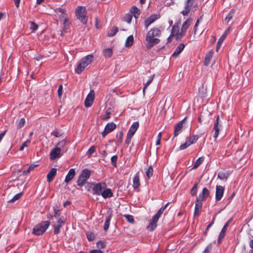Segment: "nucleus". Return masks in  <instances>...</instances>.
<instances>
[{
    "instance_id": "f257e3e1",
    "label": "nucleus",
    "mask_w": 253,
    "mask_h": 253,
    "mask_svg": "<svg viewBox=\"0 0 253 253\" xmlns=\"http://www.w3.org/2000/svg\"><path fill=\"white\" fill-rule=\"evenodd\" d=\"M161 35V31L158 28L151 29L147 34L146 37V41L147 42V48H151L155 45L159 43L160 40L159 37Z\"/></svg>"
},
{
    "instance_id": "f03ea898",
    "label": "nucleus",
    "mask_w": 253,
    "mask_h": 253,
    "mask_svg": "<svg viewBox=\"0 0 253 253\" xmlns=\"http://www.w3.org/2000/svg\"><path fill=\"white\" fill-rule=\"evenodd\" d=\"M93 59V56L92 55H88L82 58L75 69L76 73L81 74L85 68L91 63Z\"/></svg>"
},
{
    "instance_id": "7ed1b4c3",
    "label": "nucleus",
    "mask_w": 253,
    "mask_h": 253,
    "mask_svg": "<svg viewBox=\"0 0 253 253\" xmlns=\"http://www.w3.org/2000/svg\"><path fill=\"white\" fill-rule=\"evenodd\" d=\"M169 205V203H167L164 206L161 207L156 214L153 217L152 221L149 223L147 227L149 231H153L157 227V221L160 217L161 214L164 212V210Z\"/></svg>"
},
{
    "instance_id": "20e7f679",
    "label": "nucleus",
    "mask_w": 253,
    "mask_h": 253,
    "mask_svg": "<svg viewBox=\"0 0 253 253\" xmlns=\"http://www.w3.org/2000/svg\"><path fill=\"white\" fill-rule=\"evenodd\" d=\"M49 225V221H42L35 226L33 230V233L38 236L41 235L46 231Z\"/></svg>"
},
{
    "instance_id": "39448f33",
    "label": "nucleus",
    "mask_w": 253,
    "mask_h": 253,
    "mask_svg": "<svg viewBox=\"0 0 253 253\" xmlns=\"http://www.w3.org/2000/svg\"><path fill=\"white\" fill-rule=\"evenodd\" d=\"M91 170L88 169H83L77 180V184L79 186H83L84 185L87 180L90 177L91 174Z\"/></svg>"
},
{
    "instance_id": "423d86ee",
    "label": "nucleus",
    "mask_w": 253,
    "mask_h": 253,
    "mask_svg": "<svg viewBox=\"0 0 253 253\" xmlns=\"http://www.w3.org/2000/svg\"><path fill=\"white\" fill-rule=\"evenodd\" d=\"M92 188L93 194L97 195H100L104 189H105L107 185L105 182H100L94 184Z\"/></svg>"
},
{
    "instance_id": "0eeeda50",
    "label": "nucleus",
    "mask_w": 253,
    "mask_h": 253,
    "mask_svg": "<svg viewBox=\"0 0 253 253\" xmlns=\"http://www.w3.org/2000/svg\"><path fill=\"white\" fill-rule=\"evenodd\" d=\"M191 19L189 18L183 23L181 29V31L179 32V34H178L177 36L178 39H182V37L185 35L187 29L191 24Z\"/></svg>"
},
{
    "instance_id": "6e6552de",
    "label": "nucleus",
    "mask_w": 253,
    "mask_h": 253,
    "mask_svg": "<svg viewBox=\"0 0 253 253\" xmlns=\"http://www.w3.org/2000/svg\"><path fill=\"white\" fill-rule=\"evenodd\" d=\"M94 95L95 93L94 91L91 90L87 94L84 101V106L85 107L88 108L92 105L94 99Z\"/></svg>"
},
{
    "instance_id": "1a4fd4ad",
    "label": "nucleus",
    "mask_w": 253,
    "mask_h": 253,
    "mask_svg": "<svg viewBox=\"0 0 253 253\" xmlns=\"http://www.w3.org/2000/svg\"><path fill=\"white\" fill-rule=\"evenodd\" d=\"M116 127V125L114 123H108L104 128V131L102 132L103 137H105L108 133L113 131Z\"/></svg>"
},
{
    "instance_id": "9d476101",
    "label": "nucleus",
    "mask_w": 253,
    "mask_h": 253,
    "mask_svg": "<svg viewBox=\"0 0 253 253\" xmlns=\"http://www.w3.org/2000/svg\"><path fill=\"white\" fill-rule=\"evenodd\" d=\"M61 22L62 23L63 25L62 30L61 31V36H63L65 33L67 32V30L68 29L70 22L68 19L66 17H61L60 19Z\"/></svg>"
},
{
    "instance_id": "9b49d317",
    "label": "nucleus",
    "mask_w": 253,
    "mask_h": 253,
    "mask_svg": "<svg viewBox=\"0 0 253 253\" xmlns=\"http://www.w3.org/2000/svg\"><path fill=\"white\" fill-rule=\"evenodd\" d=\"M220 126H221V122L219 120V116H217L216 117V121L214 123V126H213V129L214 131L213 137L215 139H216L217 137V136L219 134V129H220Z\"/></svg>"
},
{
    "instance_id": "f8f14e48",
    "label": "nucleus",
    "mask_w": 253,
    "mask_h": 253,
    "mask_svg": "<svg viewBox=\"0 0 253 253\" xmlns=\"http://www.w3.org/2000/svg\"><path fill=\"white\" fill-rule=\"evenodd\" d=\"M61 149L57 147H54L50 152V159L51 160H54L57 158L60 157L61 156Z\"/></svg>"
},
{
    "instance_id": "ddd939ff",
    "label": "nucleus",
    "mask_w": 253,
    "mask_h": 253,
    "mask_svg": "<svg viewBox=\"0 0 253 253\" xmlns=\"http://www.w3.org/2000/svg\"><path fill=\"white\" fill-rule=\"evenodd\" d=\"M224 190V188L223 186L220 185L216 186L215 191L216 201H219L221 199L223 195Z\"/></svg>"
},
{
    "instance_id": "4468645a",
    "label": "nucleus",
    "mask_w": 253,
    "mask_h": 253,
    "mask_svg": "<svg viewBox=\"0 0 253 253\" xmlns=\"http://www.w3.org/2000/svg\"><path fill=\"white\" fill-rule=\"evenodd\" d=\"M209 190L207 188H204L202 193L200 194L198 197H197V200L201 202L205 201L206 199L209 196Z\"/></svg>"
},
{
    "instance_id": "2eb2a0df",
    "label": "nucleus",
    "mask_w": 253,
    "mask_h": 253,
    "mask_svg": "<svg viewBox=\"0 0 253 253\" xmlns=\"http://www.w3.org/2000/svg\"><path fill=\"white\" fill-rule=\"evenodd\" d=\"M185 118L182 120V121L178 122L174 126V137L177 136L179 134H180L181 132L182 127H183V124L184 121H185Z\"/></svg>"
},
{
    "instance_id": "dca6fc26",
    "label": "nucleus",
    "mask_w": 253,
    "mask_h": 253,
    "mask_svg": "<svg viewBox=\"0 0 253 253\" xmlns=\"http://www.w3.org/2000/svg\"><path fill=\"white\" fill-rule=\"evenodd\" d=\"M230 30V28L228 27L222 34V35L219 39L218 42L216 44V50H218V49L220 48L221 43L223 42V41L225 39L227 35L229 34V31Z\"/></svg>"
},
{
    "instance_id": "f3484780",
    "label": "nucleus",
    "mask_w": 253,
    "mask_h": 253,
    "mask_svg": "<svg viewBox=\"0 0 253 253\" xmlns=\"http://www.w3.org/2000/svg\"><path fill=\"white\" fill-rule=\"evenodd\" d=\"M202 207V202L196 199L195 202V207L194 210V216H199L200 215Z\"/></svg>"
},
{
    "instance_id": "a211bd4d",
    "label": "nucleus",
    "mask_w": 253,
    "mask_h": 253,
    "mask_svg": "<svg viewBox=\"0 0 253 253\" xmlns=\"http://www.w3.org/2000/svg\"><path fill=\"white\" fill-rule=\"evenodd\" d=\"M229 221H230V220L228 221L225 224V225L223 227L222 229H221V230L219 234V236H218V243H220V241L224 237L225 235V232H226V229L228 226Z\"/></svg>"
},
{
    "instance_id": "6ab92c4d",
    "label": "nucleus",
    "mask_w": 253,
    "mask_h": 253,
    "mask_svg": "<svg viewBox=\"0 0 253 253\" xmlns=\"http://www.w3.org/2000/svg\"><path fill=\"white\" fill-rule=\"evenodd\" d=\"M64 224V221L61 218H59L56 224L54 225V232L55 234H58L60 232V229Z\"/></svg>"
},
{
    "instance_id": "aec40b11",
    "label": "nucleus",
    "mask_w": 253,
    "mask_h": 253,
    "mask_svg": "<svg viewBox=\"0 0 253 253\" xmlns=\"http://www.w3.org/2000/svg\"><path fill=\"white\" fill-rule=\"evenodd\" d=\"M139 127V123L138 122H135L133 123L132 125L130 126L129 130L127 132V134L131 135V136H133L137 129H138Z\"/></svg>"
},
{
    "instance_id": "412c9836",
    "label": "nucleus",
    "mask_w": 253,
    "mask_h": 253,
    "mask_svg": "<svg viewBox=\"0 0 253 253\" xmlns=\"http://www.w3.org/2000/svg\"><path fill=\"white\" fill-rule=\"evenodd\" d=\"M185 47V44L183 43H180L176 47L175 50L172 54V56L173 57H177L179 56L180 53L183 51Z\"/></svg>"
},
{
    "instance_id": "4be33fe9",
    "label": "nucleus",
    "mask_w": 253,
    "mask_h": 253,
    "mask_svg": "<svg viewBox=\"0 0 253 253\" xmlns=\"http://www.w3.org/2000/svg\"><path fill=\"white\" fill-rule=\"evenodd\" d=\"M57 172V169L52 168L47 175V181L48 182L52 181L55 177Z\"/></svg>"
},
{
    "instance_id": "5701e85b",
    "label": "nucleus",
    "mask_w": 253,
    "mask_h": 253,
    "mask_svg": "<svg viewBox=\"0 0 253 253\" xmlns=\"http://www.w3.org/2000/svg\"><path fill=\"white\" fill-rule=\"evenodd\" d=\"M76 16H85L86 14V8L84 6H79L76 9Z\"/></svg>"
},
{
    "instance_id": "b1692460",
    "label": "nucleus",
    "mask_w": 253,
    "mask_h": 253,
    "mask_svg": "<svg viewBox=\"0 0 253 253\" xmlns=\"http://www.w3.org/2000/svg\"><path fill=\"white\" fill-rule=\"evenodd\" d=\"M75 175V170L74 169H71L67 175H66L65 182L66 183H68L70 181H71L74 177Z\"/></svg>"
},
{
    "instance_id": "393cba45",
    "label": "nucleus",
    "mask_w": 253,
    "mask_h": 253,
    "mask_svg": "<svg viewBox=\"0 0 253 253\" xmlns=\"http://www.w3.org/2000/svg\"><path fill=\"white\" fill-rule=\"evenodd\" d=\"M140 185L139 173L137 172L133 179V187L134 189L138 188Z\"/></svg>"
},
{
    "instance_id": "a878e982",
    "label": "nucleus",
    "mask_w": 253,
    "mask_h": 253,
    "mask_svg": "<svg viewBox=\"0 0 253 253\" xmlns=\"http://www.w3.org/2000/svg\"><path fill=\"white\" fill-rule=\"evenodd\" d=\"M192 0H187V4H186L185 7V9L182 10V13L184 16L188 14L190 11V7L192 3Z\"/></svg>"
},
{
    "instance_id": "bb28decb",
    "label": "nucleus",
    "mask_w": 253,
    "mask_h": 253,
    "mask_svg": "<svg viewBox=\"0 0 253 253\" xmlns=\"http://www.w3.org/2000/svg\"><path fill=\"white\" fill-rule=\"evenodd\" d=\"M157 19V17H149L145 21V27L147 29L148 27Z\"/></svg>"
},
{
    "instance_id": "cd10ccee",
    "label": "nucleus",
    "mask_w": 253,
    "mask_h": 253,
    "mask_svg": "<svg viewBox=\"0 0 253 253\" xmlns=\"http://www.w3.org/2000/svg\"><path fill=\"white\" fill-rule=\"evenodd\" d=\"M179 28L178 26L177 25H174L172 28L171 34V36H175L176 40H180L181 39H178L177 36L178 34H179V32H178L179 31Z\"/></svg>"
},
{
    "instance_id": "c85d7f7f",
    "label": "nucleus",
    "mask_w": 253,
    "mask_h": 253,
    "mask_svg": "<svg viewBox=\"0 0 253 253\" xmlns=\"http://www.w3.org/2000/svg\"><path fill=\"white\" fill-rule=\"evenodd\" d=\"M55 11L56 14L59 16L67 15L66 10L63 6L56 8L55 9Z\"/></svg>"
},
{
    "instance_id": "c756f323",
    "label": "nucleus",
    "mask_w": 253,
    "mask_h": 253,
    "mask_svg": "<svg viewBox=\"0 0 253 253\" xmlns=\"http://www.w3.org/2000/svg\"><path fill=\"white\" fill-rule=\"evenodd\" d=\"M112 218V213H110L108 214V215L107 216L106 219L105 221L104 225V230L105 231H107V230L109 228L110 222Z\"/></svg>"
},
{
    "instance_id": "7c9ffc66",
    "label": "nucleus",
    "mask_w": 253,
    "mask_h": 253,
    "mask_svg": "<svg viewBox=\"0 0 253 253\" xmlns=\"http://www.w3.org/2000/svg\"><path fill=\"white\" fill-rule=\"evenodd\" d=\"M104 198H110L113 196V193L110 189H107L102 191L101 194Z\"/></svg>"
},
{
    "instance_id": "2f4dec72",
    "label": "nucleus",
    "mask_w": 253,
    "mask_h": 253,
    "mask_svg": "<svg viewBox=\"0 0 253 253\" xmlns=\"http://www.w3.org/2000/svg\"><path fill=\"white\" fill-rule=\"evenodd\" d=\"M118 32V28L116 26H114L108 30L107 35L108 37H113L115 36Z\"/></svg>"
},
{
    "instance_id": "473e14b6",
    "label": "nucleus",
    "mask_w": 253,
    "mask_h": 253,
    "mask_svg": "<svg viewBox=\"0 0 253 253\" xmlns=\"http://www.w3.org/2000/svg\"><path fill=\"white\" fill-rule=\"evenodd\" d=\"M212 56V52L209 51L206 55L205 58L204 65L208 66L210 64L211 57Z\"/></svg>"
},
{
    "instance_id": "72a5a7b5",
    "label": "nucleus",
    "mask_w": 253,
    "mask_h": 253,
    "mask_svg": "<svg viewBox=\"0 0 253 253\" xmlns=\"http://www.w3.org/2000/svg\"><path fill=\"white\" fill-rule=\"evenodd\" d=\"M130 12L134 16H135L136 15H139L140 14H141L140 10L135 5L131 7V8L130 9Z\"/></svg>"
},
{
    "instance_id": "f704fd0d",
    "label": "nucleus",
    "mask_w": 253,
    "mask_h": 253,
    "mask_svg": "<svg viewBox=\"0 0 253 253\" xmlns=\"http://www.w3.org/2000/svg\"><path fill=\"white\" fill-rule=\"evenodd\" d=\"M103 55L106 58H110L112 56L113 54L112 49L111 48H108L103 50Z\"/></svg>"
},
{
    "instance_id": "c9c22d12",
    "label": "nucleus",
    "mask_w": 253,
    "mask_h": 253,
    "mask_svg": "<svg viewBox=\"0 0 253 253\" xmlns=\"http://www.w3.org/2000/svg\"><path fill=\"white\" fill-rule=\"evenodd\" d=\"M133 37L132 35H130L127 37L126 40L125 45L126 47L131 46L133 43Z\"/></svg>"
},
{
    "instance_id": "e433bc0d",
    "label": "nucleus",
    "mask_w": 253,
    "mask_h": 253,
    "mask_svg": "<svg viewBox=\"0 0 253 253\" xmlns=\"http://www.w3.org/2000/svg\"><path fill=\"white\" fill-rule=\"evenodd\" d=\"M204 159V158L203 157L199 158L195 162L193 169L197 168L203 162Z\"/></svg>"
},
{
    "instance_id": "4c0bfd02",
    "label": "nucleus",
    "mask_w": 253,
    "mask_h": 253,
    "mask_svg": "<svg viewBox=\"0 0 253 253\" xmlns=\"http://www.w3.org/2000/svg\"><path fill=\"white\" fill-rule=\"evenodd\" d=\"M66 139H64L61 141L58 142L55 146L58 148L59 149H61V148L64 147L66 145Z\"/></svg>"
},
{
    "instance_id": "58836bf2",
    "label": "nucleus",
    "mask_w": 253,
    "mask_h": 253,
    "mask_svg": "<svg viewBox=\"0 0 253 253\" xmlns=\"http://www.w3.org/2000/svg\"><path fill=\"white\" fill-rule=\"evenodd\" d=\"M198 137L197 135H194L192 137L189 138L188 140V142L190 145L195 143L198 140Z\"/></svg>"
},
{
    "instance_id": "ea45409f",
    "label": "nucleus",
    "mask_w": 253,
    "mask_h": 253,
    "mask_svg": "<svg viewBox=\"0 0 253 253\" xmlns=\"http://www.w3.org/2000/svg\"><path fill=\"white\" fill-rule=\"evenodd\" d=\"M153 169L151 166L149 167L146 171V174L148 179L153 175Z\"/></svg>"
},
{
    "instance_id": "a19ab883",
    "label": "nucleus",
    "mask_w": 253,
    "mask_h": 253,
    "mask_svg": "<svg viewBox=\"0 0 253 253\" xmlns=\"http://www.w3.org/2000/svg\"><path fill=\"white\" fill-rule=\"evenodd\" d=\"M154 76H151L150 79L147 81V82L145 84L143 88V91L144 93L145 90L147 88V87L151 83L153 80Z\"/></svg>"
},
{
    "instance_id": "79ce46f5",
    "label": "nucleus",
    "mask_w": 253,
    "mask_h": 253,
    "mask_svg": "<svg viewBox=\"0 0 253 253\" xmlns=\"http://www.w3.org/2000/svg\"><path fill=\"white\" fill-rule=\"evenodd\" d=\"M22 195V193H19L16 194L11 200H10L8 202H14L15 201L18 200Z\"/></svg>"
},
{
    "instance_id": "37998d69",
    "label": "nucleus",
    "mask_w": 253,
    "mask_h": 253,
    "mask_svg": "<svg viewBox=\"0 0 253 253\" xmlns=\"http://www.w3.org/2000/svg\"><path fill=\"white\" fill-rule=\"evenodd\" d=\"M197 186H198V184L197 183L194 184V185L193 186L192 188L191 189V190L190 191V194L192 196H195L197 193Z\"/></svg>"
},
{
    "instance_id": "c03bdc74",
    "label": "nucleus",
    "mask_w": 253,
    "mask_h": 253,
    "mask_svg": "<svg viewBox=\"0 0 253 253\" xmlns=\"http://www.w3.org/2000/svg\"><path fill=\"white\" fill-rule=\"evenodd\" d=\"M29 23L30 24V29L33 31H36L38 29V26L37 24L32 21H30Z\"/></svg>"
},
{
    "instance_id": "a18cd8bd",
    "label": "nucleus",
    "mask_w": 253,
    "mask_h": 253,
    "mask_svg": "<svg viewBox=\"0 0 253 253\" xmlns=\"http://www.w3.org/2000/svg\"><path fill=\"white\" fill-rule=\"evenodd\" d=\"M110 111L108 109L107 110L104 116L102 118V119L104 121L108 120L110 119Z\"/></svg>"
},
{
    "instance_id": "49530a36",
    "label": "nucleus",
    "mask_w": 253,
    "mask_h": 253,
    "mask_svg": "<svg viewBox=\"0 0 253 253\" xmlns=\"http://www.w3.org/2000/svg\"><path fill=\"white\" fill-rule=\"evenodd\" d=\"M95 151V147L92 146L89 148L86 152V154L88 155H91Z\"/></svg>"
},
{
    "instance_id": "de8ad7c7",
    "label": "nucleus",
    "mask_w": 253,
    "mask_h": 253,
    "mask_svg": "<svg viewBox=\"0 0 253 253\" xmlns=\"http://www.w3.org/2000/svg\"><path fill=\"white\" fill-rule=\"evenodd\" d=\"M30 143V140H26L25 142H24L22 146L20 147L19 148V150L20 151H22L24 150V148L28 146V145H29V144Z\"/></svg>"
},
{
    "instance_id": "09e8293b",
    "label": "nucleus",
    "mask_w": 253,
    "mask_h": 253,
    "mask_svg": "<svg viewBox=\"0 0 253 253\" xmlns=\"http://www.w3.org/2000/svg\"><path fill=\"white\" fill-rule=\"evenodd\" d=\"M123 133L122 131H120L117 134V138L118 139L119 143H121L123 141Z\"/></svg>"
},
{
    "instance_id": "8fccbe9b",
    "label": "nucleus",
    "mask_w": 253,
    "mask_h": 253,
    "mask_svg": "<svg viewBox=\"0 0 253 253\" xmlns=\"http://www.w3.org/2000/svg\"><path fill=\"white\" fill-rule=\"evenodd\" d=\"M118 157L117 155H114L111 157V160L112 164L115 167L117 166V161Z\"/></svg>"
},
{
    "instance_id": "3c124183",
    "label": "nucleus",
    "mask_w": 253,
    "mask_h": 253,
    "mask_svg": "<svg viewBox=\"0 0 253 253\" xmlns=\"http://www.w3.org/2000/svg\"><path fill=\"white\" fill-rule=\"evenodd\" d=\"M125 218L127 219V220L130 222V223H133L134 222V219L132 215H129V214H126L124 215Z\"/></svg>"
},
{
    "instance_id": "603ef678",
    "label": "nucleus",
    "mask_w": 253,
    "mask_h": 253,
    "mask_svg": "<svg viewBox=\"0 0 253 253\" xmlns=\"http://www.w3.org/2000/svg\"><path fill=\"white\" fill-rule=\"evenodd\" d=\"M217 177L221 180H224L227 179V176L226 174L223 172H219L218 174Z\"/></svg>"
},
{
    "instance_id": "864d4df0",
    "label": "nucleus",
    "mask_w": 253,
    "mask_h": 253,
    "mask_svg": "<svg viewBox=\"0 0 253 253\" xmlns=\"http://www.w3.org/2000/svg\"><path fill=\"white\" fill-rule=\"evenodd\" d=\"M25 123V119L24 118L21 119L19 121V122L18 125H17V127L19 128L22 127L24 126Z\"/></svg>"
},
{
    "instance_id": "5fc2aeb1",
    "label": "nucleus",
    "mask_w": 253,
    "mask_h": 253,
    "mask_svg": "<svg viewBox=\"0 0 253 253\" xmlns=\"http://www.w3.org/2000/svg\"><path fill=\"white\" fill-rule=\"evenodd\" d=\"M63 93V86L62 84H60L58 89V96L59 98H60L62 96Z\"/></svg>"
},
{
    "instance_id": "6e6d98bb",
    "label": "nucleus",
    "mask_w": 253,
    "mask_h": 253,
    "mask_svg": "<svg viewBox=\"0 0 253 253\" xmlns=\"http://www.w3.org/2000/svg\"><path fill=\"white\" fill-rule=\"evenodd\" d=\"M190 145L189 144L188 142L186 141V142H185L184 143L181 144L180 146L179 149H180V150H184V149H186V148H187Z\"/></svg>"
},
{
    "instance_id": "4d7b16f0",
    "label": "nucleus",
    "mask_w": 253,
    "mask_h": 253,
    "mask_svg": "<svg viewBox=\"0 0 253 253\" xmlns=\"http://www.w3.org/2000/svg\"><path fill=\"white\" fill-rule=\"evenodd\" d=\"M211 248L212 246L211 244L208 245L205 248L203 253H210V252L211 250Z\"/></svg>"
},
{
    "instance_id": "13d9d810",
    "label": "nucleus",
    "mask_w": 253,
    "mask_h": 253,
    "mask_svg": "<svg viewBox=\"0 0 253 253\" xmlns=\"http://www.w3.org/2000/svg\"><path fill=\"white\" fill-rule=\"evenodd\" d=\"M86 237L89 241H93L94 239V234L91 233H87L86 234Z\"/></svg>"
},
{
    "instance_id": "bf43d9fd",
    "label": "nucleus",
    "mask_w": 253,
    "mask_h": 253,
    "mask_svg": "<svg viewBox=\"0 0 253 253\" xmlns=\"http://www.w3.org/2000/svg\"><path fill=\"white\" fill-rule=\"evenodd\" d=\"M52 135H54L56 137H59L62 136L63 133L62 132L56 130L52 132Z\"/></svg>"
},
{
    "instance_id": "052dcab7",
    "label": "nucleus",
    "mask_w": 253,
    "mask_h": 253,
    "mask_svg": "<svg viewBox=\"0 0 253 253\" xmlns=\"http://www.w3.org/2000/svg\"><path fill=\"white\" fill-rule=\"evenodd\" d=\"M78 19L83 24L86 23L87 21V17H78Z\"/></svg>"
},
{
    "instance_id": "680f3d73",
    "label": "nucleus",
    "mask_w": 253,
    "mask_h": 253,
    "mask_svg": "<svg viewBox=\"0 0 253 253\" xmlns=\"http://www.w3.org/2000/svg\"><path fill=\"white\" fill-rule=\"evenodd\" d=\"M133 136H131L130 134H127L126 138L125 140V142L127 144H129L131 142V138Z\"/></svg>"
},
{
    "instance_id": "e2e57ef3",
    "label": "nucleus",
    "mask_w": 253,
    "mask_h": 253,
    "mask_svg": "<svg viewBox=\"0 0 253 253\" xmlns=\"http://www.w3.org/2000/svg\"><path fill=\"white\" fill-rule=\"evenodd\" d=\"M97 245L99 248L101 249H103L105 247V245L104 242L102 241H99L97 243Z\"/></svg>"
},
{
    "instance_id": "0e129e2a",
    "label": "nucleus",
    "mask_w": 253,
    "mask_h": 253,
    "mask_svg": "<svg viewBox=\"0 0 253 253\" xmlns=\"http://www.w3.org/2000/svg\"><path fill=\"white\" fill-rule=\"evenodd\" d=\"M213 222H214V218L212 219V221L211 223H210L207 227V228H206V230H205V231L204 232V234L205 235L207 234V232L208 231V230L209 229V228L212 226V225L213 224Z\"/></svg>"
},
{
    "instance_id": "69168bd1",
    "label": "nucleus",
    "mask_w": 253,
    "mask_h": 253,
    "mask_svg": "<svg viewBox=\"0 0 253 253\" xmlns=\"http://www.w3.org/2000/svg\"><path fill=\"white\" fill-rule=\"evenodd\" d=\"M132 17H125L124 18V20L127 23H130L132 20Z\"/></svg>"
},
{
    "instance_id": "338daca9",
    "label": "nucleus",
    "mask_w": 253,
    "mask_h": 253,
    "mask_svg": "<svg viewBox=\"0 0 253 253\" xmlns=\"http://www.w3.org/2000/svg\"><path fill=\"white\" fill-rule=\"evenodd\" d=\"M53 217H57L59 216V210H54Z\"/></svg>"
},
{
    "instance_id": "774afa93",
    "label": "nucleus",
    "mask_w": 253,
    "mask_h": 253,
    "mask_svg": "<svg viewBox=\"0 0 253 253\" xmlns=\"http://www.w3.org/2000/svg\"><path fill=\"white\" fill-rule=\"evenodd\" d=\"M89 253H103V252L100 250H93L90 251Z\"/></svg>"
}]
</instances>
